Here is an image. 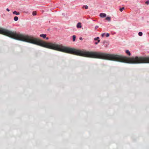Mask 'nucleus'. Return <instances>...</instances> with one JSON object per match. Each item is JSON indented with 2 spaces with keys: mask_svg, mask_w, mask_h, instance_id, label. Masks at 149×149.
Returning a JSON list of instances; mask_svg holds the SVG:
<instances>
[{
  "mask_svg": "<svg viewBox=\"0 0 149 149\" xmlns=\"http://www.w3.org/2000/svg\"><path fill=\"white\" fill-rule=\"evenodd\" d=\"M100 16L101 17L104 18L106 16V14L104 13H100Z\"/></svg>",
  "mask_w": 149,
  "mask_h": 149,
  "instance_id": "obj_2",
  "label": "nucleus"
},
{
  "mask_svg": "<svg viewBox=\"0 0 149 149\" xmlns=\"http://www.w3.org/2000/svg\"><path fill=\"white\" fill-rule=\"evenodd\" d=\"M79 39L80 40H83V38H82L81 37H80Z\"/></svg>",
  "mask_w": 149,
  "mask_h": 149,
  "instance_id": "obj_20",
  "label": "nucleus"
},
{
  "mask_svg": "<svg viewBox=\"0 0 149 149\" xmlns=\"http://www.w3.org/2000/svg\"><path fill=\"white\" fill-rule=\"evenodd\" d=\"M109 33H107L106 34V36L107 37H109Z\"/></svg>",
  "mask_w": 149,
  "mask_h": 149,
  "instance_id": "obj_18",
  "label": "nucleus"
},
{
  "mask_svg": "<svg viewBox=\"0 0 149 149\" xmlns=\"http://www.w3.org/2000/svg\"><path fill=\"white\" fill-rule=\"evenodd\" d=\"M46 35L45 34H40V36L42 37L43 38H45L46 37Z\"/></svg>",
  "mask_w": 149,
  "mask_h": 149,
  "instance_id": "obj_4",
  "label": "nucleus"
},
{
  "mask_svg": "<svg viewBox=\"0 0 149 149\" xmlns=\"http://www.w3.org/2000/svg\"><path fill=\"white\" fill-rule=\"evenodd\" d=\"M13 14H15L16 15H19L20 14L19 12H17L16 11H15L13 12Z\"/></svg>",
  "mask_w": 149,
  "mask_h": 149,
  "instance_id": "obj_6",
  "label": "nucleus"
},
{
  "mask_svg": "<svg viewBox=\"0 0 149 149\" xmlns=\"http://www.w3.org/2000/svg\"><path fill=\"white\" fill-rule=\"evenodd\" d=\"M6 10H7L8 11V12L10 11V10H9V9L8 8H7V9H6Z\"/></svg>",
  "mask_w": 149,
  "mask_h": 149,
  "instance_id": "obj_21",
  "label": "nucleus"
},
{
  "mask_svg": "<svg viewBox=\"0 0 149 149\" xmlns=\"http://www.w3.org/2000/svg\"><path fill=\"white\" fill-rule=\"evenodd\" d=\"M105 35V33H102V37H103L104 36V35Z\"/></svg>",
  "mask_w": 149,
  "mask_h": 149,
  "instance_id": "obj_19",
  "label": "nucleus"
},
{
  "mask_svg": "<svg viewBox=\"0 0 149 149\" xmlns=\"http://www.w3.org/2000/svg\"><path fill=\"white\" fill-rule=\"evenodd\" d=\"M14 19L15 21H17L18 19V18L17 17L15 16V17H14Z\"/></svg>",
  "mask_w": 149,
  "mask_h": 149,
  "instance_id": "obj_9",
  "label": "nucleus"
},
{
  "mask_svg": "<svg viewBox=\"0 0 149 149\" xmlns=\"http://www.w3.org/2000/svg\"><path fill=\"white\" fill-rule=\"evenodd\" d=\"M126 63L132 64L149 63V57L136 56L128 57L126 56Z\"/></svg>",
  "mask_w": 149,
  "mask_h": 149,
  "instance_id": "obj_1",
  "label": "nucleus"
},
{
  "mask_svg": "<svg viewBox=\"0 0 149 149\" xmlns=\"http://www.w3.org/2000/svg\"><path fill=\"white\" fill-rule=\"evenodd\" d=\"M97 27H98V26H96V27H95V28H97Z\"/></svg>",
  "mask_w": 149,
  "mask_h": 149,
  "instance_id": "obj_23",
  "label": "nucleus"
},
{
  "mask_svg": "<svg viewBox=\"0 0 149 149\" xmlns=\"http://www.w3.org/2000/svg\"><path fill=\"white\" fill-rule=\"evenodd\" d=\"M103 44L104 45V47H107L108 46V44L107 42L106 41H104L103 42Z\"/></svg>",
  "mask_w": 149,
  "mask_h": 149,
  "instance_id": "obj_3",
  "label": "nucleus"
},
{
  "mask_svg": "<svg viewBox=\"0 0 149 149\" xmlns=\"http://www.w3.org/2000/svg\"><path fill=\"white\" fill-rule=\"evenodd\" d=\"M100 40H98L97 42H95V44L96 45L97 44L100 42Z\"/></svg>",
  "mask_w": 149,
  "mask_h": 149,
  "instance_id": "obj_16",
  "label": "nucleus"
},
{
  "mask_svg": "<svg viewBox=\"0 0 149 149\" xmlns=\"http://www.w3.org/2000/svg\"><path fill=\"white\" fill-rule=\"evenodd\" d=\"M139 35L140 36H141L142 35V33L141 32H140L138 33Z\"/></svg>",
  "mask_w": 149,
  "mask_h": 149,
  "instance_id": "obj_13",
  "label": "nucleus"
},
{
  "mask_svg": "<svg viewBox=\"0 0 149 149\" xmlns=\"http://www.w3.org/2000/svg\"><path fill=\"white\" fill-rule=\"evenodd\" d=\"M125 52L129 56H130L131 53H130V52L128 50H126L125 51Z\"/></svg>",
  "mask_w": 149,
  "mask_h": 149,
  "instance_id": "obj_7",
  "label": "nucleus"
},
{
  "mask_svg": "<svg viewBox=\"0 0 149 149\" xmlns=\"http://www.w3.org/2000/svg\"><path fill=\"white\" fill-rule=\"evenodd\" d=\"M72 37H73V41H74L75 40L76 36L75 35H73L72 36Z\"/></svg>",
  "mask_w": 149,
  "mask_h": 149,
  "instance_id": "obj_12",
  "label": "nucleus"
},
{
  "mask_svg": "<svg viewBox=\"0 0 149 149\" xmlns=\"http://www.w3.org/2000/svg\"><path fill=\"white\" fill-rule=\"evenodd\" d=\"M77 28H81V24L79 22L78 23L77 25Z\"/></svg>",
  "mask_w": 149,
  "mask_h": 149,
  "instance_id": "obj_5",
  "label": "nucleus"
},
{
  "mask_svg": "<svg viewBox=\"0 0 149 149\" xmlns=\"http://www.w3.org/2000/svg\"><path fill=\"white\" fill-rule=\"evenodd\" d=\"M32 15L33 16H35L36 15V11H34L32 13Z\"/></svg>",
  "mask_w": 149,
  "mask_h": 149,
  "instance_id": "obj_10",
  "label": "nucleus"
},
{
  "mask_svg": "<svg viewBox=\"0 0 149 149\" xmlns=\"http://www.w3.org/2000/svg\"><path fill=\"white\" fill-rule=\"evenodd\" d=\"M106 19L108 21L110 22L111 21V17H106Z\"/></svg>",
  "mask_w": 149,
  "mask_h": 149,
  "instance_id": "obj_8",
  "label": "nucleus"
},
{
  "mask_svg": "<svg viewBox=\"0 0 149 149\" xmlns=\"http://www.w3.org/2000/svg\"><path fill=\"white\" fill-rule=\"evenodd\" d=\"M124 9V8L123 7H122V8H120V12H122L123 10Z\"/></svg>",
  "mask_w": 149,
  "mask_h": 149,
  "instance_id": "obj_14",
  "label": "nucleus"
},
{
  "mask_svg": "<svg viewBox=\"0 0 149 149\" xmlns=\"http://www.w3.org/2000/svg\"><path fill=\"white\" fill-rule=\"evenodd\" d=\"M45 38L47 40H48L49 39V38L48 37H46Z\"/></svg>",
  "mask_w": 149,
  "mask_h": 149,
  "instance_id": "obj_22",
  "label": "nucleus"
},
{
  "mask_svg": "<svg viewBox=\"0 0 149 149\" xmlns=\"http://www.w3.org/2000/svg\"><path fill=\"white\" fill-rule=\"evenodd\" d=\"M83 8H85V9H87L88 8V7L87 5H84L83 7Z\"/></svg>",
  "mask_w": 149,
  "mask_h": 149,
  "instance_id": "obj_11",
  "label": "nucleus"
},
{
  "mask_svg": "<svg viewBox=\"0 0 149 149\" xmlns=\"http://www.w3.org/2000/svg\"><path fill=\"white\" fill-rule=\"evenodd\" d=\"M99 38L98 37H97V38H94V40H97L98 41V40H99Z\"/></svg>",
  "mask_w": 149,
  "mask_h": 149,
  "instance_id": "obj_15",
  "label": "nucleus"
},
{
  "mask_svg": "<svg viewBox=\"0 0 149 149\" xmlns=\"http://www.w3.org/2000/svg\"><path fill=\"white\" fill-rule=\"evenodd\" d=\"M145 3L147 5H149V0H148L147 1H146L145 2Z\"/></svg>",
  "mask_w": 149,
  "mask_h": 149,
  "instance_id": "obj_17",
  "label": "nucleus"
}]
</instances>
